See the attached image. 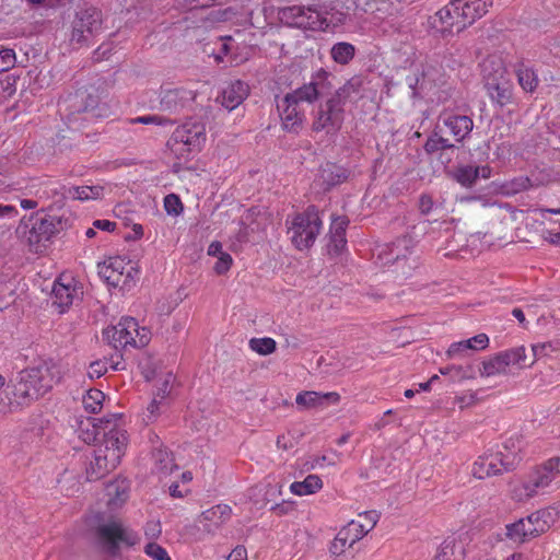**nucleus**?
<instances>
[{
  "mask_svg": "<svg viewBox=\"0 0 560 560\" xmlns=\"http://www.w3.org/2000/svg\"><path fill=\"white\" fill-rule=\"evenodd\" d=\"M93 425L96 434H102L103 438L94 451V460L86 469V477L90 481L105 477L119 465L128 440L120 415H108L97 419V423Z\"/></svg>",
  "mask_w": 560,
  "mask_h": 560,
  "instance_id": "1",
  "label": "nucleus"
},
{
  "mask_svg": "<svg viewBox=\"0 0 560 560\" xmlns=\"http://www.w3.org/2000/svg\"><path fill=\"white\" fill-rule=\"evenodd\" d=\"M327 73L319 72L308 83L288 93L279 103L278 110L282 121V127L288 132L298 133L305 120V113L300 108L301 103H314L327 91Z\"/></svg>",
  "mask_w": 560,
  "mask_h": 560,
  "instance_id": "2",
  "label": "nucleus"
},
{
  "mask_svg": "<svg viewBox=\"0 0 560 560\" xmlns=\"http://www.w3.org/2000/svg\"><path fill=\"white\" fill-rule=\"evenodd\" d=\"M61 378L59 368L52 362L22 370L12 381V395L18 405H30L48 393Z\"/></svg>",
  "mask_w": 560,
  "mask_h": 560,
  "instance_id": "3",
  "label": "nucleus"
},
{
  "mask_svg": "<svg viewBox=\"0 0 560 560\" xmlns=\"http://www.w3.org/2000/svg\"><path fill=\"white\" fill-rule=\"evenodd\" d=\"M353 92V84L347 83L326 102L320 103L314 113L312 129L317 132L325 131L327 135L336 133L343 124L345 105Z\"/></svg>",
  "mask_w": 560,
  "mask_h": 560,
  "instance_id": "4",
  "label": "nucleus"
},
{
  "mask_svg": "<svg viewBox=\"0 0 560 560\" xmlns=\"http://www.w3.org/2000/svg\"><path fill=\"white\" fill-rule=\"evenodd\" d=\"M418 226L412 228V235L406 234L398 237L388 245L381 247L377 254V259L382 265H394L396 271L401 272L404 277H409L411 270L418 266V259L410 257L416 243L418 242V234L416 233Z\"/></svg>",
  "mask_w": 560,
  "mask_h": 560,
  "instance_id": "5",
  "label": "nucleus"
},
{
  "mask_svg": "<svg viewBox=\"0 0 560 560\" xmlns=\"http://www.w3.org/2000/svg\"><path fill=\"white\" fill-rule=\"evenodd\" d=\"M103 337L116 350L127 347L142 348L151 339L149 329L140 327L132 317H122L117 325L107 327Z\"/></svg>",
  "mask_w": 560,
  "mask_h": 560,
  "instance_id": "6",
  "label": "nucleus"
},
{
  "mask_svg": "<svg viewBox=\"0 0 560 560\" xmlns=\"http://www.w3.org/2000/svg\"><path fill=\"white\" fill-rule=\"evenodd\" d=\"M205 141V125L199 121L188 120L174 130L167 141V147L177 159L187 160L191 153L200 150Z\"/></svg>",
  "mask_w": 560,
  "mask_h": 560,
  "instance_id": "7",
  "label": "nucleus"
},
{
  "mask_svg": "<svg viewBox=\"0 0 560 560\" xmlns=\"http://www.w3.org/2000/svg\"><path fill=\"white\" fill-rule=\"evenodd\" d=\"M323 226L319 211L315 206H308L305 211L292 219L288 233L293 245L300 249H307L315 243Z\"/></svg>",
  "mask_w": 560,
  "mask_h": 560,
  "instance_id": "8",
  "label": "nucleus"
},
{
  "mask_svg": "<svg viewBox=\"0 0 560 560\" xmlns=\"http://www.w3.org/2000/svg\"><path fill=\"white\" fill-rule=\"evenodd\" d=\"M503 450L479 456L472 465V475L478 479H485L513 470L521 462V456L516 450L510 447L509 442L503 444Z\"/></svg>",
  "mask_w": 560,
  "mask_h": 560,
  "instance_id": "9",
  "label": "nucleus"
},
{
  "mask_svg": "<svg viewBox=\"0 0 560 560\" xmlns=\"http://www.w3.org/2000/svg\"><path fill=\"white\" fill-rule=\"evenodd\" d=\"M95 536L98 545L110 556L118 555L121 547H132L139 541L138 534L117 520L100 524Z\"/></svg>",
  "mask_w": 560,
  "mask_h": 560,
  "instance_id": "10",
  "label": "nucleus"
},
{
  "mask_svg": "<svg viewBox=\"0 0 560 560\" xmlns=\"http://www.w3.org/2000/svg\"><path fill=\"white\" fill-rule=\"evenodd\" d=\"M98 275L108 285L129 291L135 284L138 270L131 261L116 256L98 265Z\"/></svg>",
  "mask_w": 560,
  "mask_h": 560,
  "instance_id": "11",
  "label": "nucleus"
},
{
  "mask_svg": "<svg viewBox=\"0 0 560 560\" xmlns=\"http://www.w3.org/2000/svg\"><path fill=\"white\" fill-rule=\"evenodd\" d=\"M560 474V457L548 459L542 466L536 468L520 488L513 490V498L524 501L534 497L538 490L545 489Z\"/></svg>",
  "mask_w": 560,
  "mask_h": 560,
  "instance_id": "12",
  "label": "nucleus"
},
{
  "mask_svg": "<svg viewBox=\"0 0 560 560\" xmlns=\"http://www.w3.org/2000/svg\"><path fill=\"white\" fill-rule=\"evenodd\" d=\"M463 19L458 7L451 0L445 7L428 18L427 30L433 35L441 36L460 33L468 27Z\"/></svg>",
  "mask_w": 560,
  "mask_h": 560,
  "instance_id": "13",
  "label": "nucleus"
},
{
  "mask_svg": "<svg viewBox=\"0 0 560 560\" xmlns=\"http://www.w3.org/2000/svg\"><path fill=\"white\" fill-rule=\"evenodd\" d=\"M102 31V13L94 7L81 9L73 21L71 40L78 44L89 43L90 38Z\"/></svg>",
  "mask_w": 560,
  "mask_h": 560,
  "instance_id": "14",
  "label": "nucleus"
},
{
  "mask_svg": "<svg viewBox=\"0 0 560 560\" xmlns=\"http://www.w3.org/2000/svg\"><path fill=\"white\" fill-rule=\"evenodd\" d=\"M281 19L296 27L326 31L330 23L311 8L293 5L281 11Z\"/></svg>",
  "mask_w": 560,
  "mask_h": 560,
  "instance_id": "15",
  "label": "nucleus"
},
{
  "mask_svg": "<svg viewBox=\"0 0 560 560\" xmlns=\"http://www.w3.org/2000/svg\"><path fill=\"white\" fill-rule=\"evenodd\" d=\"M196 97L191 90L184 88H163L160 92L159 108L167 113H176L188 106Z\"/></svg>",
  "mask_w": 560,
  "mask_h": 560,
  "instance_id": "16",
  "label": "nucleus"
},
{
  "mask_svg": "<svg viewBox=\"0 0 560 560\" xmlns=\"http://www.w3.org/2000/svg\"><path fill=\"white\" fill-rule=\"evenodd\" d=\"M440 120L458 143L469 138L474 129V120L471 117L459 115L451 110H444L440 115Z\"/></svg>",
  "mask_w": 560,
  "mask_h": 560,
  "instance_id": "17",
  "label": "nucleus"
},
{
  "mask_svg": "<svg viewBox=\"0 0 560 560\" xmlns=\"http://www.w3.org/2000/svg\"><path fill=\"white\" fill-rule=\"evenodd\" d=\"M51 292L54 304L59 307V313H63L78 295L77 283L72 277L62 276L54 282Z\"/></svg>",
  "mask_w": 560,
  "mask_h": 560,
  "instance_id": "18",
  "label": "nucleus"
},
{
  "mask_svg": "<svg viewBox=\"0 0 560 560\" xmlns=\"http://www.w3.org/2000/svg\"><path fill=\"white\" fill-rule=\"evenodd\" d=\"M339 399L340 395L336 392L318 393L306 390L296 395L295 402L301 408L311 409L337 404Z\"/></svg>",
  "mask_w": 560,
  "mask_h": 560,
  "instance_id": "19",
  "label": "nucleus"
},
{
  "mask_svg": "<svg viewBox=\"0 0 560 560\" xmlns=\"http://www.w3.org/2000/svg\"><path fill=\"white\" fill-rule=\"evenodd\" d=\"M467 26L482 18L492 5V0H453Z\"/></svg>",
  "mask_w": 560,
  "mask_h": 560,
  "instance_id": "20",
  "label": "nucleus"
},
{
  "mask_svg": "<svg viewBox=\"0 0 560 560\" xmlns=\"http://www.w3.org/2000/svg\"><path fill=\"white\" fill-rule=\"evenodd\" d=\"M346 217L334 218L329 229V243L327 245L330 255H339L347 246L346 229L348 226Z\"/></svg>",
  "mask_w": 560,
  "mask_h": 560,
  "instance_id": "21",
  "label": "nucleus"
},
{
  "mask_svg": "<svg viewBox=\"0 0 560 560\" xmlns=\"http://www.w3.org/2000/svg\"><path fill=\"white\" fill-rule=\"evenodd\" d=\"M249 93L248 85L236 80L229 83L222 91L221 104L229 110L236 108L247 97Z\"/></svg>",
  "mask_w": 560,
  "mask_h": 560,
  "instance_id": "22",
  "label": "nucleus"
},
{
  "mask_svg": "<svg viewBox=\"0 0 560 560\" xmlns=\"http://www.w3.org/2000/svg\"><path fill=\"white\" fill-rule=\"evenodd\" d=\"M465 544L455 537H447L441 542L432 560H465Z\"/></svg>",
  "mask_w": 560,
  "mask_h": 560,
  "instance_id": "23",
  "label": "nucleus"
},
{
  "mask_svg": "<svg viewBox=\"0 0 560 560\" xmlns=\"http://www.w3.org/2000/svg\"><path fill=\"white\" fill-rule=\"evenodd\" d=\"M558 512L552 508L538 510L526 518L532 527V533L537 537L546 533L557 521Z\"/></svg>",
  "mask_w": 560,
  "mask_h": 560,
  "instance_id": "24",
  "label": "nucleus"
},
{
  "mask_svg": "<svg viewBox=\"0 0 560 560\" xmlns=\"http://www.w3.org/2000/svg\"><path fill=\"white\" fill-rule=\"evenodd\" d=\"M488 345L489 337L486 334H478L467 340L453 342L446 351V357L450 359L459 358L467 350H483Z\"/></svg>",
  "mask_w": 560,
  "mask_h": 560,
  "instance_id": "25",
  "label": "nucleus"
},
{
  "mask_svg": "<svg viewBox=\"0 0 560 560\" xmlns=\"http://www.w3.org/2000/svg\"><path fill=\"white\" fill-rule=\"evenodd\" d=\"M59 222L55 218H42L34 223L30 231L28 241L32 244H40L49 241L57 232Z\"/></svg>",
  "mask_w": 560,
  "mask_h": 560,
  "instance_id": "26",
  "label": "nucleus"
},
{
  "mask_svg": "<svg viewBox=\"0 0 560 560\" xmlns=\"http://www.w3.org/2000/svg\"><path fill=\"white\" fill-rule=\"evenodd\" d=\"M485 88L491 101L499 106L502 107L511 102L512 85L509 78H503L499 81L491 79V81L485 83Z\"/></svg>",
  "mask_w": 560,
  "mask_h": 560,
  "instance_id": "27",
  "label": "nucleus"
},
{
  "mask_svg": "<svg viewBox=\"0 0 560 560\" xmlns=\"http://www.w3.org/2000/svg\"><path fill=\"white\" fill-rule=\"evenodd\" d=\"M481 73L485 83L487 81H499L506 77V68L502 61V59L498 56H489L481 63Z\"/></svg>",
  "mask_w": 560,
  "mask_h": 560,
  "instance_id": "28",
  "label": "nucleus"
},
{
  "mask_svg": "<svg viewBox=\"0 0 560 560\" xmlns=\"http://www.w3.org/2000/svg\"><path fill=\"white\" fill-rule=\"evenodd\" d=\"M61 189L62 197L80 201L98 199L103 192V187L101 186H69Z\"/></svg>",
  "mask_w": 560,
  "mask_h": 560,
  "instance_id": "29",
  "label": "nucleus"
},
{
  "mask_svg": "<svg viewBox=\"0 0 560 560\" xmlns=\"http://www.w3.org/2000/svg\"><path fill=\"white\" fill-rule=\"evenodd\" d=\"M434 81L432 77V69L427 67L423 68L421 74H413L407 77L408 86L412 91V96H419L423 92L431 89V83Z\"/></svg>",
  "mask_w": 560,
  "mask_h": 560,
  "instance_id": "30",
  "label": "nucleus"
},
{
  "mask_svg": "<svg viewBox=\"0 0 560 560\" xmlns=\"http://www.w3.org/2000/svg\"><path fill=\"white\" fill-rule=\"evenodd\" d=\"M323 488V481L317 475H308L302 481H294L290 486L293 494L303 497L310 495Z\"/></svg>",
  "mask_w": 560,
  "mask_h": 560,
  "instance_id": "31",
  "label": "nucleus"
},
{
  "mask_svg": "<svg viewBox=\"0 0 560 560\" xmlns=\"http://www.w3.org/2000/svg\"><path fill=\"white\" fill-rule=\"evenodd\" d=\"M506 536L515 542H524L536 537L526 517L506 525Z\"/></svg>",
  "mask_w": 560,
  "mask_h": 560,
  "instance_id": "32",
  "label": "nucleus"
},
{
  "mask_svg": "<svg viewBox=\"0 0 560 560\" xmlns=\"http://www.w3.org/2000/svg\"><path fill=\"white\" fill-rule=\"evenodd\" d=\"M232 509L228 504H218L201 513L200 522H209L214 526H219L230 518Z\"/></svg>",
  "mask_w": 560,
  "mask_h": 560,
  "instance_id": "33",
  "label": "nucleus"
},
{
  "mask_svg": "<svg viewBox=\"0 0 560 560\" xmlns=\"http://www.w3.org/2000/svg\"><path fill=\"white\" fill-rule=\"evenodd\" d=\"M154 468L158 472L167 476L176 468L172 454L164 448H156L152 453Z\"/></svg>",
  "mask_w": 560,
  "mask_h": 560,
  "instance_id": "34",
  "label": "nucleus"
},
{
  "mask_svg": "<svg viewBox=\"0 0 560 560\" xmlns=\"http://www.w3.org/2000/svg\"><path fill=\"white\" fill-rule=\"evenodd\" d=\"M355 55V47L347 42L336 43L330 49V56L336 63L348 65Z\"/></svg>",
  "mask_w": 560,
  "mask_h": 560,
  "instance_id": "35",
  "label": "nucleus"
},
{
  "mask_svg": "<svg viewBox=\"0 0 560 560\" xmlns=\"http://www.w3.org/2000/svg\"><path fill=\"white\" fill-rule=\"evenodd\" d=\"M452 177L463 187H472L478 179V170L472 165H459L452 172Z\"/></svg>",
  "mask_w": 560,
  "mask_h": 560,
  "instance_id": "36",
  "label": "nucleus"
},
{
  "mask_svg": "<svg viewBox=\"0 0 560 560\" xmlns=\"http://www.w3.org/2000/svg\"><path fill=\"white\" fill-rule=\"evenodd\" d=\"M320 176L323 178V182L331 187L335 185H338L346 180L347 178V172L343 167L338 166L332 163H327L320 172Z\"/></svg>",
  "mask_w": 560,
  "mask_h": 560,
  "instance_id": "37",
  "label": "nucleus"
},
{
  "mask_svg": "<svg viewBox=\"0 0 560 560\" xmlns=\"http://www.w3.org/2000/svg\"><path fill=\"white\" fill-rule=\"evenodd\" d=\"M355 544L353 536L346 527H342L330 545V552L335 556H339L351 548Z\"/></svg>",
  "mask_w": 560,
  "mask_h": 560,
  "instance_id": "38",
  "label": "nucleus"
},
{
  "mask_svg": "<svg viewBox=\"0 0 560 560\" xmlns=\"http://www.w3.org/2000/svg\"><path fill=\"white\" fill-rule=\"evenodd\" d=\"M105 395L100 389H89L83 396L82 404L85 411L90 413H97L103 407Z\"/></svg>",
  "mask_w": 560,
  "mask_h": 560,
  "instance_id": "39",
  "label": "nucleus"
},
{
  "mask_svg": "<svg viewBox=\"0 0 560 560\" xmlns=\"http://www.w3.org/2000/svg\"><path fill=\"white\" fill-rule=\"evenodd\" d=\"M520 85L526 92H533L538 84V78L533 69L528 67H520L516 71Z\"/></svg>",
  "mask_w": 560,
  "mask_h": 560,
  "instance_id": "40",
  "label": "nucleus"
},
{
  "mask_svg": "<svg viewBox=\"0 0 560 560\" xmlns=\"http://www.w3.org/2000/svg\"><path fill=\"white\" fill-rule=\"evenodd\" d=\"M506 361H504L501 353H498L495 357L485 361L482 363L481 374L486 376H493L497 374L505 373L508 370Z\"/></svg>",
  "mask_w": 560,
  "mask_h": 560,
  "instance_id": "41",
  "label": "nucleus"
},
{
  "mask_svg": "<svg viewBox=\"0 0 560 560\" xmlns=\"http://www.w3.org/2000/svg\"><path fill=\"white\" fill-rule=\"evenodd\" d=\"M276 341L272 338H252L249 340V348L261 355H267L276 350Z\"/></svg>",
  "mask_w": 560,
  "mask_h": 560,
  "instance_id": "42",
  "label": "nucleus"
},
{
  "mask_svg": "<svg viewBox=\"0 0 560 560\" xmlns=\"http://www.w3.org/2000/svg\"><path fill=\"white\" fill-rule=\"evenodd\" d=\"M455 145L451 143V141L446 138H443L442 136H439L438 133H434L433 136L429 137L428 140L424 143V150L428 153H433L440 150H448L453 149Z\"/></svg>",
  "mask_w": 560,
  "mask_h": 560,
  "instance_id": "43",
  "label": "nucleus"
},
{
  "mask_svg": "<svg viewBox=\"0 0 560 560\" xmlns=\"http://www.w3.org/2000/svg\"><path fill=\"white\" fill-rule=\"evenodd\" d=\"M560 350L559 341H547L535 343L532 346L533 355L535 359H541L544 357H549L551 353Z\"/></svg>",
  "mask_w": 560,
  "mask_h": 560,
  "instance_id": "44",
  "label": "nucleus"
},
{
  "mask_svg": "<svg viewBox=\"0 0 560 560\" xmlns=\"http://www.w3.org/2000/svg\"><path fill=\"white\" fill-rule=\"evenodd\" d=\"M233 42L231 36L225 37H219L217 42L214 43L215 46H218L219 51L214 52L212 51L211 55H213L214 60L217 63H220L224 60V57L228 56L232 49L231 43Z\"/></svg>",
  "mask_w": 560,
  "mask_h": 560,
  "instance_id": "45",
  "label": "nucleus"
},
{
  "mask_svg": "<svg viewBox=\"0 0 560 560\" xmlns=\"http://www.w3.org/2000/svg\"><path fill=\"white\" fill-rule=\"evenodd\" d=\"M503 357L504 361H506V365H515L522 364L526 359L525 348L518 347L508 351L500 352Z\"/></svg>",
  "mask_w": 560,
  "mask_h": 560,
  "instance_id": "46",
  "label": "nucleus"
},
{
  "mask_svg": "<svg viewBox=\"0 0 560 560\" xmlns=\"http://www.w3.org/2000/svg\"><path fill=\"white\" fill-rule=\"evenodd\" d=\"M16 63L15 51L11 48L0 47V73L9 71Z\"/></svg>",
  "mask_w": 560,
  "mask_h": 560,
  "instance_id": "47",
  "label": "nucleus"
},
{
  "mask_svg": "<svg viewBox=\"0 0 560 560\" xmlns=\"http://www.w3.org/2000/svg\"><path fill=\"white\" fill-rule=\"evenodd\" d=\"M128 485L126 480H117L107 486V492L109 495L115 494V500L124 502L127 498Z\"/></svg>",
  "mask_w": 560,
  "mask_h": 560,
  "instance_id": "48",
  "label": "nucleus"
},
{
  "mask_svg": "<svg viewBox=\"0 0 560 560\" xmlns=\"http://www.w3.org/2000/svg\"><path fill=\"white\" fill-rule=\"evenodd\" d=\"M164 209L167 214L178 215L183 212V203L178 196L170 194L164 198Z\"/></svg>",
  "mask_w": 560,
  "mask_h": 560,
  "instance_id": "49",
  "label": "nucleus"
},
{
  "mask_svg": "<svg viewBox=\"0 0 560 560\" xmlns=\"http://www.w3.org/2000/svg\"><path fill=\"white\" fill-rule=\"evenodd\" d=\"M132 122L137 124H143V125H156V126H167L171 125L173 121L168 118H165L160 115H144L139 116L131 120Z\"/></svg>",
  "mask_w": 560,
  "mask_h": 560,
  "instance_id": "50",
  "label": "nucleus"
},
{
  "mask_svg": "<svg viewBox=\"0 0 560 560\" xmlns=\"http://www.w3.org/2000/svg\"><path fill=\"white\" fill-rule=\"evenodd\" d=\"M144 552L153 560H171L167 551L155 542H149L144 548Z\"/></svg>",
  "mask_w": 560,
  "mask_h": 560,
  "instance_id": "51",
  "label": "nucleus"
},
{
  "mask_svg": "<svg viewBox=\"0 0 560 560\" xmlns=\"http://www.w3.org/2000/svg\"><path fill=\"white\" fill-rule=\"evenodd\" d=\"M442 375H447L453 382H459L467 377L466 372L460 365H448L440 369Z\"/></svg>",
  "mask_w": 560,
  "mask_h": 560,
  "instance_id": "52",
  "label": "nucleus"
},
{
  "mask_svg": "<svg viewBox=\"0 0 560 560\" xmlns=\"http://www.w3.org/2000/svg\"><path fill=\"white\" fill-rule=\"evenodd\" d=\"M345 527L350 532L351 536H353L355 542L369 533L366 525L357 521L349 522Z\"/></svg>",
  "mask_w": 560,
  "mask_h": 560,
  "instance_id": "53",
  "label": "nucleus"
},
{
  "mask_svg": "<svg viewBox=\"0 0 560 560\" xmlns=\"http://www.w3.org/2000/svg\"><path fill=\"white\" fill-rule=\"evenodd\" d=\"M108 369L107 361L104 360H97L90 364L88 374L90 378H100L102 377Z\"/></svg>",
  "mask_w": 560,
  "mask_h": 560,
  "instance_id": "54",
  "label": "nucleus"
},
{
  "mask_svg": "<svg viewBox=\"0 0 560 560\" xmlns=\"http://www.w3.org/2000/svg\"><path fill=\"white\" fill-rule=\"evenodd\" d=\"M69 186L61 185L59 183H51L48 188L44 191V194L47 195V197H54L56 198V203H62L63 200H66V197H62V189L61 188H68Z\"/></svg>",
  "mask_w": 560,
  "mask_h": 560,
  "instance_id": "55",
  "label": "nucleus"
},
{
  "mask_svg": "<svg viewBox=\"0 0 560 560\" xmlns=\"http://www.w3.org/2000/svg\"><path fill=\"white\" fill-rule=\"evenodd\" d=\"M232 265V257L228 253H221L218 257V261L214 265V271L218 275L225 273Z\"/></svg>",
  "mask_w": 560,
  "mask_h": 560,
  "instance_id": "56",
  "label": "nucleus"
},
{
  "mask_svg": "<svg viewBox=\"0 0 560 560\" xmlns=\"http://www.w3.org/2000/svg\"><path fill=\"white\" fill-rule=\"evenodd\" d=\"M476 401V394L471 392L463 393L460 395H456L454 398V402L459 406L460 409L472 406Z\"/></svg>",
  "mask_w": 560,
  "mask_h": 560,
  "instance_id": "57",
  "label": "nucleus"
},
{
  "mask_svg": "<svg viewBox=\"0 0 560 560\" xmlns=\"http://www.w3.org/2000/svg\"><path fill=\"white\" fill-rule=\"evenodd\" d=\"M434 208V201L428 194H423L419 198V210L422 214H429Z\"/></svg>",
  "mask_w": 560,
  "mask_h": 560,
  "instance_id": "58",
  "label": "nucleus"
},
{
  "mask_svg": "<svg viewBox=\"0 0 560 560\" xmlns=\"http://www.w3.org/2000/svg\"><path fill=\"white\" fill-rule=\"evenodd\" d=\"M360 516H363L364 521H365V525H366V528H369V532L372 530L374 528V526L376 525V523L378 522L380 520V514L377 511H366L364 512L363 514H361Z\"/></svg>",
  "mask_w": 560,
  "mask_h": 560,
  "instance_id": "59",
  "label": "nucleus"
},
{
  "mask_svg": "<svg viewBox=\"0 0 560 560\" xmlns=\"http://www.w3.org/2000/svg\"><path fill=\"white\" fill-rule=\"evenodd\" d=\"M159 411V402L154 399L150 402L147 408V412L144 415V420L149 422H153L158 417Z\"/></svg>",
  "mask_w": 560,
  "mask_h": 560,
  "instance_id": "60",
  "label": "nucleus"
},
{
  "mask_svg": "<svg viewBox=\"0 0 560 560\" xmlns=\"http://www.w3.org/2000/svg\"><path fill=\"white\" fill-rule=\"evenodd\" d=\"M226 560H247V551L245 547L237 546L229 555Z\"/></svg>",
  "mask_w": 560,
  "mask_h": 560,
  "instance_id": "61",
  "label": "nucleus"
},
{
  "mask_svg": "<svg viewBox=\"0 0 560 560\" xmlns=\"http://www.w3.org/2000/svg\"><path fill=\"white\" fill-rule=\"evenodd\" d=\"M93 226L102 231L112 232L116 228V222L109 220H95L93 222Z\"/></svg>",
  "mask_w": 560,
  "mask_h": 560,
  "instance_id": "62",
  "label": "nucleus"
},
{
  "mask_svg": "<svg viewBox=\"0 0 560 560\" xmlns=\"http://www.w3.org/2000/svg\"><path fill=\"white\" fill-rule=\"evenodd\" d=\"M18 213L19 212L15 207L0 203V218H15Z\"/></svg>",
  "mask_w": 560,
  "mask_h": 560,
  "instance_id": "63",
  "label": "nucleus"
},
{
  "mask_svg": "<svg viewBox=\"0 0 560 560\" xmlns=\"http://www.w3.org/2000/svg\"><path fill=\"white\" fill-rule=\"evenodd\" d=\"M177 5L187 9V10H194L201 7V0H176Z\"/></svg>",
  "mask_w": 560,
  "mask_h": 560,
  "instance_id": "64",
  "label": "nucleus"
}]
</instances>
